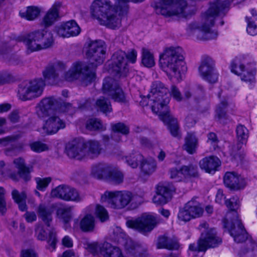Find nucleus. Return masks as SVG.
Returning <instances> with one entry per match:
<instances>
[{"instance_id": "f257e3e1", "label": "nucleus", "mask_w": 257, "mask_h": 257, "mask_svg": "<svg viewBox=\"0 0 257 257\" xmlns=\"http://www.w3.org/2000/svg\"><path fill=\"white\" fill-rule=\"evenodd\" d=\"M231 1L214 0L210 3L208 9L202 14L201 22L193 21L187 27V31L189 34H194L197 39L210 40L215 39L217 32L211 31L215 20L218 16H224L229 9Z\"/></svg>"}, {"instance_id": "f03ea898", "label": "nucleus", "mask_w": 257, "mask_h": 257, "mask_svg": "<svg viewBox=\"0 0 257 257\" xmlns=\"http://www.w3.org/2000/svg\"><path fill=\"white\" fill-rule=\"evenodd\" d=\"M160 57V66L167 73L172 72L175 74L177 72L184 73L187 71L183 50L181 47L168 48Z\"/></svg>"}, {"instance_id": "7ed1b4c3", "label": "nucleus", "mask_w": 257, "mask_h": 257, "mask_svg": "<svg viewBox=\"0 0 257 257\" xmlns=\"http://www.w3.org/2000/svg\"><path fill=\"white\" fill-rule=\"evenodd\" d=\"M231 71L239 76L242 81L250 84L255 82V63L248 55L236 57L230 64Z\"/></svg>"}, {"instance_id": "20e7f679", "label": "nucleus", "mask_w": 257, "mask_h": 257, "mask_svg": "<svg viewBox=\"0 0 257 257\" xmlns=\"http://www.w3.org/2000/svg\"><path fill=\"white\" fill-rule=\"evenodd\" d=\"M137 52L132 50L126 53L119 50L115 52L111 57V63L109 64V71L117 78H124L127 76L129 68L127 61L135 63L137 60Z\"/></svg>"}, {"instance_id": "39448f33", "label": "nucleus", "mask_w": 257, "mask_h": 257, "mask_svg": "<svg viewBox=\"0 0 257 257\" xmlns=\"http://www.w3.org/2000/svg\"><path fill=\"white\" fill-rule=\"evenodd\" d=\"M27 52L31 53L52 47L54 43L52 34L44 30L35 31L24 36Z\"/></svg>"}, {"instance_id": "423d86ee", "label": "nucleus", "mask_w": 257, "mask_h": 257, "mask_svg": "<svg viewBox=\"0 0 257 257\" xmlns=\"http://www.w3.org/2000/svg\"><path fill=\"white\" fill-rule=\"evenodd\" d=\"M169 90L165 85L159 81H155L152 83L151 91L148 95L152 101V110L157 113L163 109L167 110L169 107L170 95Z\"/></svg>"}, {"instance_id": "0eeeda50", "label": "nucleus", "mask_w": 257, "mask_h": 257, "mask_svg": "<svg viewBox=\"0 0 257 257\" xmlns=\"http://www.w3.org/2000/svg\"><path fill=\"white\" fill-rule=\"evenodd\" d=\"M187 3L185 0H159L156 4V12L166 17L179 16L186 17Z\"/></svg>"}, {"instance_id": "6e6552de", "label": "nucleus", "mask_w": 257, "mask_h": 257, "mask_svg": "<svg viewBox=\"0 0 257 257\" xmlns=\"http://www.w3.org/2000/svg\"><path fill=\"white\" fill-rule=\"evenodd\" d=\"M64 78L68 81L79 79L82 84L87 86L95 80V73L90 70L89 66L85 63L77 62L65 73Z\"/></svg>"}, {"instance_id": "1a4fd4ad", "label": "nucleus", "mask_w": 257, "mask_h": 257, "mask_svg": "<svg viewBox=\"0 0 257 257\" xmlns=\"http://www.w3.org/2000/svg\"><path fill=\"white\" fill-rule=\"evenodd\" d=\"M45 86V81L42 78L25 82L19 86L18 96L23 101L38 98L42 95Z\"/></svg>"}, {"instance_id": "9d476101", "label": "nucleus", "mask_w": 257, "mask_h": 257, "mask_svg": "<svg viewBox=\"0 0 257 257\" xmlns=\"http://www.w3.org/2000/svg\"><path fill=\"white\" fill-rule=\"evenodd\" d=\"M102 91L103 94L115 102L123 104H127L128 102L124 91L118 82L111 77H106L104 79Z\"/></svg>"}, {"instance_id": "9b49d317", "label": "nucleus", "mask_w": 257, "mask_h": 257, "mask_svg": "<svg viewBox=\"0 0 257 257\" xmlns=\"http://www.w3.org/2000/svg\"><path fill=\"white\" fill-rule=\"evenodd\" d=\"M198 71L202 78L209 83H215L218 80L215 61L209 56L203 55L201 57Z\"/></svg>"}, {"instance_id": "f8f14e48", "label": "nucleus", "mask_w": 257, "mask_h": 257, "mask_svg": "<svg viewBox=\"0 0 257 257\" xmlns=\"http://www.w3.org/2000/svg\"><path fill=\"white\" fill-rule=\"evenodd\" d=\"M156 218L150 214H143L135 220H127L126 226L142 233L151 232L157 225Z\"/></svg>"}, {"instance_id": "ddd939ff", "label": "nucleus", "mask_w": 257, "mask_h": 257, "mask_svg": "<svg viewBox=\"0 0 257 257\" xmlns=\"http://www.w3.org/2000/svg\"><path fill=\"white\" fill-rule=\"evenodd\" d=\"M236 219L229 222L228 219H223L224 227L227 228L231 236L237 243L244 241L248 239V234L242 225L241 220L238 218V214L233 213Z\"/></svg>"}, {"instance_id": "4468645a", "label": "nucleus", "mask_w": 257, "mask_h": 257, "mask_svg": "<svg viewBox=\"0 0 257 257\" xmlns=\"http://www.w3.org/2000/svg\"><path fill=\"white\" fill-rule=\"evenodd\" d=\"M106 48L101 41H91L88 44L87 57L92 61V67L102 64L105 59Z\"/></svg>"}, {"instance_id": "2eb2a0df", "label": "nucleus", "mask_w": 257, "mask_h": 257, "mask_svg": "<svg viewBox=\"0 0 257 257\" xmlns=\"http://www.w3.org/2000/svg\"><path fill=\"white\" fill-rule=\"evenodd\" d=\"M157 114H159V118L167 125L171 136L174 138L180 139L181 134L178 121L177 119L171 113L169 108L168 107L167 110H160Z\"/></svg>"}, {"instance_id": "dca6fc26", "label": "nucleus", "mask_w": 257, "mask_h": 257, "mask_svg": "<svg viewBox=\"0 0 257 257\" xmlns=\"http://www.w3.org/2000/svg\"><path fill=\"white\" fill-rule=\"evenodd\" d=\"M60 99L53 96L42 99L36 106V113L40 118H44L53 114L55 110L59 106Z\"/></svg>"}, {"instance_id": "f3484780", "label": "nucleus", "mask_w": 257, "mask_h": 257, "mask_svg": "<svg viewBox=\"0 0 257 257\" xmlns=\"http://www.w3.org/2000/svg\"><path fill=\"white\" fill-rule=\"evenodd\" d=\"M113 8L109 0H94L91 6V12L93 17L100 21L106 18Z\"/></svg>"}, {"instance_id": "a211bd4d", "label": "nucleus", "mask_w": 257, "mask_h": 257, "mask_svg": "<svg viewBox=\"0 0 257 257\" xmlns=\"http://www.w3.org/2000/svg\"><path fill=\"white\" fill-rule=\"evenodd\" d=\"M65 68V65L60 61H55L49 63L43 71L45 80L50 84L54 83L58 78L59 72Z\"/></svg>"}, {"instance_id": "6ab92c4d", "label": "nucleus", "mask_w": 257, "mask_h": 257, "mask_svg": "<svg viewBox=\"0 0 257 257\" xmlns=\"http://www.w3.org/2000/svg\"><path fill=\"white\" fill-rule=\"evenodd\" d=\"M84 141L77 138L68 142L66 146L67 155L71 158L81 159L85 156Z\"/></svg>"}, {"instance_id": "aec40b11", "label": "nucleus", "mask_w": 257, "mask_h": 257, "mask_svg": "<svg viewBox=\"0 0 257 257\" xmlns=\"http://www.w3.org/2000/svg\"><path fill=\"white\" fill-rule=\"evenodd\" d=\"M175 191V187L168 184L167 185H158L156 189V193L153 198V201L157 205L166 204L172 198V192Z\"/></svg>"}, {"instance_id": "412c9836", "label": "nucleus", "mask_w": 257, "mask_h": 257, "mask_svg": "<svg viewBox=\"0 0 257 257\" xmlns=\"http://www.w3.org/2000/svg\"><path fill=\"white\" fill-rule=\"evenodd\" d=\"M221 242V239L216 235L214 229H210L205 233H202L200 237L201 250H206L208 248L216 247Z\"/></svg>"}, {"instance_id": "4be33fe9", "label": "nucleus", "mask_w": 257, "mask_h": 257, "mask_svg": "<svg viewBox=\"0 0 257 257\" xmlns=\"http://www.w3.org/2000/svg\"><path fill=\"white\" fill-rule=\"evenodd\" d=\"M49 118L46 120L43 128L48 135L56 133L60 129L65 127V121L61 119L56 113L49 116Z\"/></svg>"}, {"instance_id": "5701e85b", "label": "nucleus", "mask_w": 257, "mask_h": 257, "mask_svg": "<svg viewBox=\"0 0 257 257\" xmlns=\"http://www.w3.org/2000/svg\"><path fill=\"white\" fill-rule=\"evenodd\" d=\"M223 181L225 186L232 190L242 189L245 186L244 179L234 172H226Z\"/></svg>"}, {"instance_id": "b1692460", "label": "nucleus", "mask_w": 257, "mask_h": 257, "mask_svg": "<svg viewBox=\"0 0 257 257\" xmlns=\"http://www.w3.org/2000/svg\"><path fill=\"white\" fill-rule=\"evenodd\" d=\"M56 208V205L54 204L46 205L44 204H40L37 209V213L38 217L48 227L51 226V223L53 220L52 214Z\"/></svg>"}, {"instance_id": "393cba45", "label": "nucleus", "mask_w": 257, "mask_h": 257, "mask_svg": "<svg viewBox=\"0 0 257 257\" xmlns=\"http://www.w3.org/2000/svg\"><path fill=\"white\" fill-rule=\"evenodd\" d=\"M125 15H120L117 11V6H114L113 9L104 18L101 23L111 29L119 28L121 26V19Z\"/></svg>"}, {"instance_id": "a878e982", "label": "nucleus", "mask_w": 257, "mask_h": 257, "mask_svg": "<svg viewBox=\"0 0 257 257\" xmlns=\"http://www.w3.org/2000/svg\"><path fill=\"white\" fill-rule=\"evenodd\" d=\"M220 164L219 159L214 156L205 157L199 162L200 168L209 173H214Z\"/></svg>"}, {"instance_id": "bb28decb", "label": "nucleus", "mask_w": 257, "mask_h": 257, "mask_svg": "<svg viewBox=\"0 0 257 257\" xmlns=\"http://www.w3.org/2000/svg\"><path fill=\"white\" fill-rule=\"evenodd\" d=\"M111 166L105 163H98L92 166L91 174L98 179L106 180Z\"/></svg>"}, {"instance_id": "cd10ccee", "label": "nucleus", "mask_w": 257, "mask_h": 257, "mask_svg": "<svg viewBox=\"0 0 257 257\" xmlns=\"http://www.w3.org/2000/svg\"><path fill=\"white\" fill-rule=\"evenodd\" d=\"M85 156H87L91 158L97 157L101 153L102 148L99 143L97 141L90 140L84 141Z\"/></svg>"}, {"instance_id": "c85d7f7f", "label": "nucleus", "mask_w": 257, "mask_h": 257, "mask_svg": "<svg viewBox=\"0 0 257 257\" xmlns=\"http://www.w3.org/2000/svg\"><path fill=\"white\" fill-rule=\"evenodd\" d=\"M116 197L119 198V201L114 203L116 209H121L126 206L134 198V196L130 191H116Z\"/></svg>"}, {"instance_id": "c756f323", "label": "nucleus", "mask_w": 257, "mask_h": 257, "mask_svg": "<svg viewBox=\"0 0 257 257\" xmlns=\"http://www.w3.org/2000/svg\"><path fill=\"white\" fill-rule=\"evenodd\" d=\"M100 253L103 257H123L121 249L108 242H104L100 248Z\"/></svg>"}, {"instance_id": "7c9ffc66", "label": "nucleus", "mask_w": 257, "mask_h": 257, "mask_svg": "<svg viewBox=\"0 0 257 257\" xmlns=\"http://www.w3.org/2000/svg\"><path fill=\"white\" fill-rule=\"evenodd\" d=\"M14 164L18 169L20 177L25 181H29L31 179V171L30 168L26 166L24 159L22 158L15 159L14 160Z\"/></svg>"}, {"instance_id": "2f4dec72", "label": "nucleus", "mask_w": 257, "mask_h": 257, "mask_svg": "<svg viewBox=\"0 0 257 257\" xmlns=\"http://www.w3.org/2000/svg\"><path fill=\"white\" fill-rule=\"evenodd\" d=\"M60 3H55L49 10L44 18L43 22L46 26H51L58 18V9L61 7Z\"/></svg>"}, {"instance_id": "473e14b6", "label": "nucleus", "mask_w": 257, "mask_h": 257, "mask_svg": "<svg viewBox=\"0 0 257 257\" xmlns=\"http://www.w3.org/2000/svg\"><path fill=\"white\" fill-rule=\"evenodd\" d=\"M158 248H166L169 250H177L179 247L178 241L175 239L168 238L165 236H160L157 243Z\"/></svg>"}, {"instance_id": "72a5a7b5", "label": "nucleus", "mask_w": 257, "mask_h": 257, "mask_svg": "<svg viewBox=\"0 0 257 257\" xmlns=\"http://www.w3.org/2000/svg\"><path fill=\"white\" fill-rule=\"evenodd\" d=\"M130 242L131 244H132L131 241ZM125 247L135 257H149L147 248L146 247L138 244H131L130 246L128 242L127 241Z\"/></svg>"}, {"instance_id": "f704fd0d", "label": "nucleus", "mask_w": 257, "mask_h": 257, "mask_svg": "<svg viewBox=\"0 0 257 257\" xmlns=\"http://www.w3.org/2000/svg\"><path fill=\"white\" fill-rule=\"evenodd\" d=\"M183 180H189L199 177L198 167L196 165L189 164L181 167Z\"/></svg>"}, {"instance_id": "c9c22d12", "label": "nucleus", "mask_w": 257, "mask_h": 257, "mask_svg": "<svg viewBox=\"0 0 257 257\" xmlns=\"http://www.w3.org/2000/svg\"><path fill=\"white\" fill-rule=\"evenodd\" d=\"M185 140V142L183 145L184 150L190 154L195 153L197 148L198 141L194 134L188 133Z\"/></svg>"}, {"instance_id": "e433bc0d", "label": "nucleus", "mask_w": 257, "mask_h": 257, "mask_svg": "<svg viewBox=\"0 0 257 257\" xmlns=\"http://www.w3.org/2000/svg\"><path fill=\"white\" fill-rule=\"evenodd\" d=\"M157 167L155 160L152 158L143 159L141 162V169L146 175H151L153 173Z\"/></svg>"}, {"instance_id": "4c0bfd02", "label": "nucleus", "mask_w": 257, "mask_h": 257, "mask_svg": "<svg viewBox=\"0 0 257 257\" xmlns=\"http://www.w3.org/2000/svg\"><path fill=\"white\" fill-rule=\"evenodd\" d=\"M186 207L188 209L192 218L199 217L203 213V209L200 204L195 200L188 201L186 203Z\"/></svg>"}, {"instance_id": "58836bf2", "label": "nucleus", "mask_w": 257, "mask_h": 257, "mask_svg": "<svg viewBox=\"0 0 257 257\" xmlns=\"http://www.w3.org/2000/svg\"><path fill=\"white\" fill-rule=\"evenodd\" d=\"M94 227V218L90 214L86 215L80 221V227L84 232L93 231Z\"/></svg>"}, {"instance_id": "ea45409f", "label": "nucleus", "mask_w": 257, "mask_h": 257, "mask_svg": "<svg viewBox=\"0 0 257 257\" xmlns=\"http://www.w3.org/2000/svg\"><path fill=\"white\" fill-rule=\"evenodd\" d=\"M228 102L225 98L220 101L217 105L215 110V118L220 122H224L223 119L227 118L226 109L228 106Z\"/></svg>"}, {"instance_id": "a19ab883", "label": "nucleus", "mask_w": 257, "mask_h": 257, "mask_svg": "<svg viewBox=\"0 0 257 257\" xmlns=\"http://www.w3.org/2000/svg\"><path fill=\"white\" fill-rule=\"evenodd\" d=\"M243 145L237 142L235 144L230 146L229 153L233 160L238 162L241 161L243 159V153L241 150Z\"/></svg>"}, {"instance_id": "79ce46f5", "label": "nucleus", "mask_w": 257, "mask_h": 257, "mask_svg": "<svg viewBox=\"0 0 257 257\" xmlns=\"http://www.w3.org/2000/svg\"><path fill=\"white\" fill-rule=\"evenodd\" d=\"M40 12V11L37 7L30 6L27 7L26 10L21 11L19 14L21 18L32 21L39 16Z\"/></svg>"}, {"instance_id": "37998d69", "label": "nucleus", "mask_w": 257, "mask_h": 257, "mask_svg": "<svg viewBox=\"0 0 257 257\" xmlns=\"http://www.w3.org/2000/svg\"><path fill=\"white\" fill-rule=\"evenodd\" d=\"M143 159V156L137 152L122 158V160L133 168H136L138 166L139 162H141Z\"/></svg>"}, {"instance_id": "c03bdc74", "label": "nucleus", "mask_w": 257, "mask_h": 257, "mask_svg": "<svg viewBox=\"0 0 257 257\" xmlns=\"http://www.w3.org/2000/svg\"><path fill=\"white\" fill-rule=\"evenodd\" d=\"M69 186L60 185L52 190L51 197L66 201Z\"/></svg>"}, {"instance_id": "a18cd8bd", "label": "nucleus", "mask_w": 257, "mask_h": 257, "mask_svg": "<svg viewBox=\"0 0 257 257\" xmlns=\"http://www.w3.org/2000/svg\"><path fill=\"white\" fill-rule=\"evenodd\" d=\"M106 180L114 184H119L123 182V175L120 171L111 167Z\"/></svg>"}, {"instance_id": "49530a36", "label": "nucleus", "mask_w": 257, "mask_h": 257, "mask_svg": "<svg viewBox=\"0 0 257 257\" xmlns=\"http://www.w3.org/2000/svg\"><path fill=\"white\" fill-rule=\"evenodd\" d=\"M142 63L144 66L148 68L154 66L155 64L153 54L145 48L142 49Z\"/></svg>"}, {"instance_id": "de8ad7c7", "label": "nucleus", "mask_w": 257, "mask_h": 257, "mask_svg": "<svg viewBox=\"0 0 257 257\" xmlns=\"http://www.w3.org/2000/svg\"><path fill=\"white\" fill-rule=\"evenodd\" d=\"M96 106L98 109L104 113L110 112L112 110L110 101L103 96L97 100Z\"/></svg>"}, {"instance_id": "09e8293b", "label": "nucleus", "mask_w": 257, "mask_h": 257, "mask_svg": "<svg viewBox=\"0 0 257 257\" xmlns=\"http://www.w3.org/2000/svg\"><path fill=\"white\" fill-rule=\"evenodd\" d=\"M225 204L227 207L231 211L228 214V215H231L233 217L232 218L230 219V222L232 220H233L236 219L233 213L236 212L237 214V212L235 210L237 209L239 206V201L237 197H232L229 200H226Z\"/></svg>"}, {"instance_id": "8fccbe9b", "label": "nucleus", "mask_w": 257, "mask_h": 257, "mask_svg": "<svg viewBox=\"0 0 257 257\" xmlns=\"http://www.w3.org/2000/svg\"><path fill=\"white\" fill-rule=\"evenodd\" d=\"M72 207H64L59 208L57 210V214L59 218L65 223L69 222L72 217Z\"/></svg>"}, {"instance_id": "3c124183", "label": "nucleus", "mask_w": 257, "mask_h": 257, "mask_svg": "<svg viewBox=\"0 0 257 257\" xmlns=\"http://www.w3.org/2000/svg\"><path fill=\"white\" fill-rule=\"evenodd\" d=\"M255 246V243L251 239H248L246 246L241 248L239 252L240 257H254L253 251Z\"/></svg>"}, {"instance_id": "603ef678", "label": "nucleus", "mask_w": 257, "mask_h": 257, "mask_svg": "<svg viewBox=\"0 0 257 257\" xmlns=\"http://www.w3.org/2000/svg\"><path fill=\"white\" fill-rule=\"evenodd\" d=\"M116 191L113 192L106 191L101 196L102 202H106L111 207L116 209L113 204L116 201H119V198L116 197Z\"/></svg>"}, {"instance_id": "864d4df0", "label": "nucleus", "mask_w": 257, "mask_h": 257, "mask_svg": "<svg viewBox=\"0 0 257 257\" xmlns=\"http://www.w3.org/2000/svg\"><path fill=\"white\" fill-rule=\"evenodd\" d=\"M67 31L68 34L71 36H76L80 33L81 29L76 22L74 20H71L65 23Z\"/></svg>"}, {"instance_id": "5fc2aeb1", "label": "nucleus", "mask_w": 257, "mask_h": 257, "mask_svg": "<svg viewBox=\"0 0 257 257\" xmlns=\"http://www.w3.org/2000/svg\"><path fill=\"white\" fill-rule=\"evenodd\" d=\"M237 142L244 144L248 138V130L242 125H238L236 129Z\"/></svg>"}, {"instance_id": "6e6d98bb", "label": "nucleus", "mask_w": 257, "mask_h": 257, "mask_svg": "<svg viewBox=\"0 0 257 257\" xmlns=\"http://www.w3.org/2000/svg\"><path fill=\"white\" fill-rule=\"evenodd\" d=\"M82 200V196L80 195L78 191L75 188L69 187L68 191L67 192L66 201H74L78 202Z\"/></svg>"}, {"instance_id": "4d7b16f0", "label": "nucleus", "mask_w": 257, "mask_h": 257, "mask_svg": "<svg viewBox=\"0 0 257 257\" xmlns=\"http://www.w3.org/2000/svg\"><path fill=\"white\" fill-rule=\"evenodd\" d=\"M35 180L36 183L37 189L41 191H44L51 182L52 179L51 177H37Z\"/></svg>"}, {"instance_id": "13d9d810", "label": "nucleus", "mask_w": 257, "mask_h": 257, "mask_svg": "<svg viewBox=\"0 0 257 257\" xmlns=\"http://www.w3.org/2000/svg\"><path fill=\"white\" fill-rule=\"evenodd\" d=\"M86 127L87 129L90 131H102L104 130L100 120L96 118L89 119L87 121Z\"/></svg>"}, {"instance_id": "bf43d9fd", "label": "nucleus", "mask_w": 257, "mask_h": 257, "mask_svg": "<svg viewBox=\"0 0 257 257\" xmlns=\"http://www.w3.org/2000/svg\"><path fill=\"white\" fill-rule=\"evenodd\" d=\"M118 4L115 5L117 6V11L119 12L120 15H126L128 12L129 6L127 4L129 0H117Z\"/></svg>"}, {"instance_id": "052dcab7", "label": "nucleus", "mask_w": 257, "mask_h": 257, "mask_svg": "<svg viewBox=\"0 0 257 257\" xmlns=\"http://www.w3.org/2000/svg\"><path fill=\"white\" fill-rule=\"evenodd\" d=\"M95 213L101 222H104L108 219V213L103 206L97 205L96 207Z\"/></svg>"}, {"instance_id": "680f3d73", "label": "nucleus", "mask_w": 257, "mask_h": 257, "mask_svg": "<svg viewBox=\"0 0 257 257\" xmlns=\"http://www.w3.org/2000/svg\"><path fill=\"white\" fill-rule=\"evenodd\" d=\"M30 147L33 151L37 153H40L48 150L47 145L40 142H35L30 144Z\"/></svg>"}, {"instance_id": "e2e57ef3", "label": "nucleus", "mask_w": 257, "mask_h": 257, "mask_svg": "<svg viewBox=\"0 0 257 257\" xmlns=\"http://www.w3.org/2000/svg\"><path fill=\"white\" fill-rule=\"evenodd\" d=\"M169 173L170 178L176 182H180L183 180L181 168L178 169L176 168H172L170 169Z\"/></svg>"}, {"instance_id": "0e129e2a", "label": "nucleus", "mask_w": 257, "mask_h": 257, "mask_svg": "<svg viewBox=\"0 0 257 257\" xmlns=\"http://www.w3.org/2000/svg\"><path fill=\"white\" fill-rule=\"evenodd\" d=\"M178 218L180 220L184 222L188 221L192 219V217L189 213V210L186 207V204L183 208L180 210L178 214Z\"/></svg>"}, {"instance_id": "69168bd1", "label": "nucleus", "mask_w": 257, "mask_h": 257, "mask_svg": "<svg viewBox=\"0 0 257 257\" xmlns=\"http://www.w3.org/2000/svg\"><path fill=\"white\" fill-rule=\"evenodd\" d=\"M12 196L13 199L16 203L26 201L27 198V195L25 191H22L21 193H20L19 191L16 189L13 190Z\"/></svg>"}, {"instance_id": "338daca9", "label": "nucleus", "mask_w": 257, "mask_h": 257, "mask_svg": "<svg viewBox=\"0 0 257 257\" xmlns=\"http://www.w3.org/2000/svg\"><path fill=\"white\" fill-rule=\"evenodd\" d=\"M247 23L246 31L249 35L254 36L257 34V25L252 20L251 18L246 17Z\"/></svg>"}, {"instance_id": "774afa93", "label": "nucleus", "mask_w": 257, "mask_h": 257, "mask_svg": "<svg viewBox=\"0 0 257 257\" xmlns=\"http://www.w3.org/2000/svg\"><path fill=\"white\" fill-rule=\"evenodd\" d=\"M112 129L114 132L120 133L123 135H127L129 133L128 127L121 122L113 124Z\"/></svg>"}]
</instances>
